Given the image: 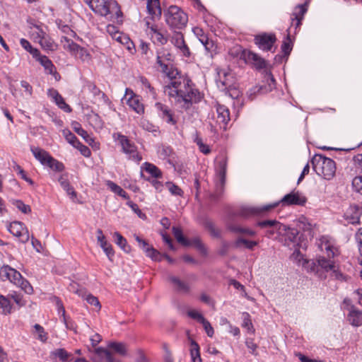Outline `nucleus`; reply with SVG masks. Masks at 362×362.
Returning a JSON list of instances; mask_svg holds the SVG:
<instances>
[{"mask_svg":"<svg viewBox=\"0 0 362 362\" xmlns=\"http://www.w3.org/2000/svg\"><path fill=\"white\" fill-rule=\"evenodd\" d=\"M172 62L173 55L168 50L162 48L157 52V64L160 66L161 71L172 79L170 83L165 86L164 92L172 102L187 110L193 103L201 101L202 96L190 78H175L177 71L173 67Z\"/></svg>","mask_w":362,"mask_h":362,"instance_id":"f257e3e1","label":"nucleus"},{"mask_svg":"<svg viewBox=\"0 0 362 362\" xmlns=\"http://www.w3.org/2000/svg\"><path fill=\"white\" fill-rule=\"evenodd\" d=\"M306 202V198L299 192L292 191L286 194L278 202L264 205L261 207H243L240 209L238 215L247 218L252 215L259 214L262 212L269 211L276 207L280 203L282 206L298 205L303 206Z\"/></svg>","mask_w":362,"mask_h":362,"instance_id":"f03ea898","label":"nucleus"},{"mask_svg":"<svg viewBox=\"0 0 362 362\" xmlns=\"http://www.w3.org/2000/svg\"><path fill=\"white\" fill-rule=\"evenodd\" d=\"M318 250L320 252L318 253V267L324 270L332 269L333 262L331 259L339 255L335 240L328 235L322 236L319 240Z\"/></svg>","mask_w":362,"mask_h":362,"instance_id":"7ed1b4c3","label":"nucleus"},{"mask_svg":"<svg viewBox=\"0 0 362 362\" xmlns=\"http://www.w3.org/2000/svg\"><path fill=\"white\" fill-rule=\"evenodd\" d=\"M89 8L96 14L107 17L108 15H115L121 17L122 13L118 3L115 0H83Z\"/></svg>","mask_w":362,"mask_h":362,"instance_id":"20e7f679","label":"nucleus"},{"mask_svg":"<svg viewBox=\"0 0 362 362\" xmlns=\"http://www.w3.org/2000/svg\"><path fill=\"white\" fill-rule=\"evenodd\" d=\"M227 170V158L219 156L216 160L215 170V192L211 195L212 199H217L223 193L226 183V174Z\"/></svg>","mask_w":362,"mask_h":362,"instance_id":"39448f33","label":"nucleus"},{"mask_svg":"<svg viewBox=\"0 0 362 362\" xmlns=\"http://www.w3.org/2000/svg\"><path fill=\"white\" fill-rule=\"evenodd\" d=\"M165 22L171 29L181 30L188 21L187 15L177 6H170L165 13Z\"/></svg>","mask_w":362,"mask_h":362,"instance_id":"423d86ee","label":"nucleus"},{"mask_svg":"<svg viewBox=\"0 0 362 362\" xmlns=\"http://www.w3.org/2000/svg\"><path fill=\"white\" fill-rule=\"evenodd\" d=\"M211 130L218 133L220 130L225 131L230 121V112L227 107L217 104L216 105V115L214 114L209 119Z\"/></svg>","mask_w":362,"mask_h":362,"instance_id":"0eeeda50","label":"nucleus"},{"mask_svg":"<svg viewBox=\"0 0 362 362\" xmlns=\"http://www.w3.org/2000/svg\"><path fill=\"white\" fill-rule=\"evenodd\" d=\"M113 138L119 142L122 152L128 156L129 159L136 163H139L142 160L141 156L137 151V147L127 136L117 132L113 134Z\"/></svg>","mask_w":362,"mask_h":362,"instance_id":"6e6552de","label":"nucleus"},{"mask_svg":"<svg viewBox=\"0 0 362 362\" xmlns=\"http://www.w3.org/2000/svg\"><path fill=\"white\" fill-rule=\"evenodd\" d=\"M257 225L266 229V236L272 239H277L286 231V226L276 220H265L258 221Z\"/></svg>","mask_w":362,"mask_h":362,"instance_id":"1a4fd4ad","label":"nucleus"},{"mask_svg":"<svg viewBox=\"0 0 362 362\" xmlns=\"http://www.w3.org/2000/svg\"><path fill=\"white\" fill-rule=\"evenodd\" d=\"M276 86L275 79L271 72H268L264 76L263 84L255 86L247 92V95L250 100H253L257 94H265L271 92Z\"/></svg>","mask_w":362,"mask_h":362,"instance_id":"9d476101","label":"nucleus"},{"mask_svg":"<svg viewBox=\"0 0 362 362\" xmlns=\"http://www.w3.org/2000/svg\"><path fill=\"white\" fill-rule=\"evenodd\" d=\"M145 25L146 27V34L150 36L152 42L154 44L164 45L168 42V37L166 35V31L157 25L151 23L147 18L144 19Z\"/></svg>","mask_w":362,"mask_h":362,"instance_id":"9b49d317","label":"nucleus"},{"mask_svg":"<svg viewBox=\"0 0 362 362\" xmlns=\"http://www.w3.org/2000/svg\"><path fill=\"white\" fill-rule=\"evenodd\" d=\"M308 11V4L304 3L296 6L291 16V25L289 28H292L294 30V34H296L298 29L301 25V21L303 19V16Z\"/></svg>","mask_w":362,"mask_h":362,"instance_id":"f8f14e48","label":"nucleus"},{"mask_svg":"<svg viewBox=\"0 0 362 362\" xmlns=\"http://www.w3.org/2000/svg\"><path fill=\"white\" fill-rule=\"evenodd\" d=\"M7 229L12 235L18 238L21 242L25 243L29 240L28 230L23 223L13 221L8 225Z\"/></svg>","mask_w":362,"mask_h":362,"instance_id":"ddd939ff","label":"nucleus"},{"mask_svg":"<svg viewBox=\"0 0 362 362\" xmlns=\"http://www.w3.org/2000/svg\"><path fill=\"white\" fill-rule=\"evenodd\" d=\"M318 163L321 162V175L325 180H331L335 175L336 165L333 160L318 154Z\"/></svg>","mask_w":362,"mask_h":362,"instance_id":"4468645a","label":"nucleus"},{"mask_svg":"<svg viewBox=\"0 0 362 362\" xmlns=\"http://www.w3.org/2000/svg\"><path fill=\"white\" fill-rule=\"evenodd\" d=\"M256 45L263 51H271L276 41L274 34L263 33L255 37Z\"/></svg>","mask_w":362,"mask_h":362,"instance_id":"2eb2a0df","label":"nucleus"},{"mask_svg":"<svg viewBox=\"0 0 362 362\" xmlns=\"http://www.w3.org/2000/svg\"><path fill=\"white\" fill-rule=\"evenodd\" d=\"M156 110L158 116L162 118L168 124L175 125L177 123L176 119L173 117V113L169 107L160 102L155 104Z\"/></svg>","mask_w":362,"mask_h":362,"instance_id":"dca6fc26","label":"nucleus"},{"mask_svg":"<svg viewBox=\"0 0 362 362\" xmlns=\"http://www.w3.org/2000/svg\"><path fill=\"white\" fill-rule=\"evenodd\" d=\"M285 236L284 245L289 247H301L299 231L296 228H290L286 227V231L283 235Z\"/></svg>","mask_w":362,"mask_h":362,"instance_id":"f3484780","label":"nucleus"},{"mask_svg":"<svg viewBox=\"0 0 362 362\" xmlns=\"http://www.w3.org/2000/svg\"><path fill=\"white\" fill-rule=\"evenodd\" d=\"M146 9L149 18L152 21L158 20L161 17L162 9L159 0H147Z\"/></svg>","mask_w":362,"mask_h":362,"instance_id":"a211bd4d","label":"nucleus"},{"mask_svg":"<svg viewBox=\"0 0 362 362\" xmlns=\"http://www.w3.org/2000/svg\"><path fill=\"white\" fill-rule=\"evenodd\" d=\"M20 276L21 273L8 265H4L0 268V279L4 281H9L13 284Z\"/></svg>","mask_w":362,"mask_h":362,"instance_id":"6ab92c4d","label":"nucleus"},{"mask_svg":"<svg viewBox=\"0 0 362 362\" xmlns=\"http://www.w3.org/2000/svg\"><path fill=\"white\" fill-rule=\"evenodd\" d=\"M97 240L100 246V247L103 249L107 257L110 260L112 259V257L115 255V252L113 250V248L110 243H108L106 240L105 236L103 233V230L101 229L97 230Z\"/></svg>","mask_w":362,"mask_h":362,"instance_id":"aec40b11","label":"nucleus"},{"mask_svg":"<svg viewBox=\"0 0 362 362\" xmlns=\"http://www.w3.org/2000/svg\"><path fill=\"white\" fill-rule=\"evenodd\" d=\"M244 57L247 63L254 65L257 69H262L267 67V62L257 54L248 51L244 52Z\"/></svg>","mask_w":362,"mask_h":362,"instance_id":"412c9836","label":"nucleus"},{"mask_svg":"<svg viewBox=\"0 0 362 362\" xmlns=\"http://www.w3.org/2000/svg\"><path fill=\"white\" fill-rule=\"evenodd\" d=\"M171 42L185 57H189V49L185 44L183 35L181 33L175 32L172 37Z\"/></svg>","mask_w":362,"mask_h":362,"instance_id":"4be33fe9","label":"nucleus"},{"mask_svg":"<svg viewBox=\"0 0 362 362\" xmlns=\"http://www.w3.org/2000/svg\"><path fill=\"white\" fill-rule=\"evenodd\" d=\"M30 151L34 157L43 165H47L52 158L47 151L41 148L31 146Z\"/></svg>","mask_w":362,"mask_h":362,"instance_id":"5701e85b","label":"nucleus"},{"mask_svg":"<svg viewBox=\"0 0 362 362\" xmlns=\"http://www.w3.org/2000/svg\"><path fill=\"white\" fill-rule=\"evenodd\" d=\"M37 62L44 67L45 70L48 74L54 76L55 79L58 80L60 78L59 74L57 72L56 68L52 62L45 55H42Z\"/></svg>","mask_w":362,"mask_h":362,"instance_id":"b1692460","label":"nucleus"},{"mask_svg":"<svg viewBox=\"0 0 362 362\" xmlns=\"http://www.w3.org/2000/svg\"><path fill=\"white\" fill-rule=\"evenodd\" d=\"M287 35L286 39L284 40L282 45H281V51L284 53V56L285 57H288V56L290 54L292 49H293V40H292V35L294 34V30H292V28H288L286 30Z\"/></svg>","mask_w":362,"mask_h":362,"instance_id":"393cba45","label":"nucleus"},{"mask_svg":"<svg viewBox=\"0 0 362 362\" xmlns=\"http://www.w3.org/2000/svg\"><path fill=\"white\" fill-rule=\"evenodd\" d=\"M361 214V212L358 206H351L346 210L345 217L350 223H358Z\"/></svg>","mask_w":362,"mask_h":362,"instance_id":"a878e982","label":"nucleus"},{"mask_svg":"<svg viewBox=\"0 0 362 362\" xmlns=\"http://www.w3.org/2000/svg\"><path fill=\"white\" fill-rule=\"evenodd\" d=\"M347 319L351 325L358 327L362 325V313L351 307L348 314Z\"/></svg>","mask_w":362,"mask_h":362,"instance_id":"bb28decb","label":"nucleus"},{"mask_svg":"<svg viewBox=\"0 0 362 362\" xmlns=\"http://www.w3.org/2000/svg\"><path fill=\"white\" fill-rule=\"evenodd\" d=\"M169 280L173 285L174 288L176 291L179 293H187L189 291V286L188 284L180 280L179 278L171 276L169 277Z\"/></svg>","mask_w":362,"mask_h":362,"instance_id":"cd10ccee","label":"nucleus"},{"mask_svg":"<svg viewBox=\"0 0 362 362\" xmlns=\"http://www.w3.org/2000/svg\"><path fill=\"white\" fill-rule=\"evenodd\" d=\"M58 181L61 187L66 192L68 195L71 196V199L76 197V192H75L74 187L70 185L66 175L64 174L60 175Z\"/></svg>","mask_w":362,"mask_h":362,"instance_id":"c85d7f7f","label":"nucleus"},{"mask_svg":"<svg viewBox=\"0 0 362 362\" xmlns=\"http://www.w3.org/2000/svg\"><path fill=\"white\" fill-rule=\"evenodd\" d=\"M141 168L156 179L162 177L161 170L153 163L145 162L143 163Z\"/></svg>","mask_w":362,"mask_h":362,"instance_id":"c756f323","label":"nucleus"},{"mask_svg":"<svg viewBox=\"0 0 362 362\" xmlns=\"http://www.w3.org/2000/svg\"><path fill=\"white\" fill-rule=\"evenodd\" d=\"M107 187L115 194L125 199H129L128 194L119 185L111 180H107L105 182Z\"/></svg>","mask_w":362,"mask_h":362,"instance_id":"7c9ffc66","label":"nucleus"},{"mask_svg":"<svg viewBox=\"0 0 362 362\" xmlns=\"http://www.w3.org/2000/svg\"><path fill=\"white\" fill-rule=\"evenodd\" d=\"M139 82L141 86V88L147 94L151 96L153 99L156 98V91L155 88L151 86L148 80L145 77H140Z\"/></svg>","mask_w":362,"mask_h":362,"instance_id":"2f4dec72","label":"nucleus"},{"mask_svg":"<svg viewBox=\"0 0 362 362\" xmlns=\"http://www.w3.org/2000/svg\"><path fill=\"white\" fill-rule=\"evenodd\" d=\"M228 229L233 233L243 234L248 236H255L256 235V232L254 230L235 224H230L228 226Z\"/></svg>","mask_w":362,"mask_h":362,"instance_id":"473e14b6","label":"nucleus"},{"mask_svg":"<svg viewBox=\"0 0 362 362\" xmlns=\"http://www.w3.org/2000/svg\"><path fill=\"white\" fill-rule=\"evenodd\" d=\"M30 35L33 40L35 42L39 43L43 39V37L45 36L46 32L40 25H34L30 28Z\"/></svg>","mask_w":362,"mask_h":362,"instance_id":"72a5a7b5","label":"nucleus"},{"mask_svg":"<svg viewBox=\"0 0 362 362\" xmlns=\"http://www.w3.org/2000/svg\"><path fill=\"white\" fill-rule=\"evenodd\" d=\"M187 242L188 244H185L184 246H193L197 250H198L202 254L204 255H206V249L199 237H195L192 239H187Z\"/></svg>","mask_w":362,"mask_h":362,"instance_id":"f704fd0d","label":"nucleus"},{"mask_svg":"<svg viewBox=\"0 0 362 362\" xmlns=\"http://www.w3.org/2000/svg\"><path fill=\"white\" fill-rule=\"evenodd\" d=\"M127 104L129 106L132 108L136 113L142 114L144 112V107L143 104L140 102L139 99L136 96L131 97L128 101Z\"/></svg>","mask_w":362,"mask_h":362,"instance_id":"c9c22d12","label":"nucleus"},{"mask_svg":"<svg viewBox=\"0 0 362 362\" xmlns=\"http://www.w3.org/2000/svg\"><path fill=\"white\" fill-rule=\"evenodd\" d=\"M13 284L20 287L27 294H32L33 292V288L31 284L28 280L24 279L21 274L20 278H18V280L14 281Z\"/></svg>","mask_w":362,"mask_h":362,"instance_id":"e433bc0d","label":"nucleus"},{"mask_svg":"<svg viewBox=\"0 0 362 362\" xmlns=\"http://www.w3.org/2000/svg\"><path fill=\"white\" fill-rule=\"evenodd\" d=\"M242 245H244L247 249L252 250L255 246L258 245V242L255 240H248L242 237L238 238L234 242V246L236 248H239Z\"/></svg>","mask_w":362,"mask_h":362,"instance_id":"4c0bfd02","label":"nucleus"},{"mask_svg":"<svg viewBox=\"0 0 362 362\" xmlns=\"http://www.w3.org/2000/svg\"><path fill=\"white\" fill-rule=\"evenodd\" d=\"M190 356L192 362H202L199 344L193 339H191Z\"/></svg>","mask_w":362,"mask_h":362,"instance_id":"58836bf2","label":"nucleus"},{"mask_svg":"<svg viewBox=\"0 0 362 362\" xmlns=\"http://www.w3.org/2000/svg\"><path fill=\"white\" fill-rule=\"evenodd\" d=\"M115 243L125 252H129L130 246L127 244V240L119 233L115 232L113 234Z\"/></svg>","mask_w":362,"mask_h":362,"instance_id":"ea45409f","label":"nucleus"},{"mask_svg":"<svg viewBox=\"0 0 362 362\" xmlns=\"http://www.w3.org/2000/svg\"><path fill=\"white\" fill-rule=\"evenodd\" d=\"M12 309V305L9 299L1 295L0 296V313L3 315L10 314Z\"/></svg>","mask_w":362,"mask_h":362,"instance_id":"a19ab883","label":"nucleus"},{"mask_svg":"<svg viewBox=\"0 0 362 362\" xmlns=\"http://www.w3.org/2000/svg\"><path fill=\"white\" fill-rule=\"evenodd\" d=\"M108 348L122 356H125L127 353V346L122 342L112 341L109 343Z\"/></svg>","mask_w":362,"mask_h":362,"instance_id":"79ce46f5","label":"nucleus"},{"mask_svg":"<svg viewBox=\"0 0 362 362\" xmlns=\"http://www.w3.org/2000/svg\"><path fill=\"white\" fill-rule=\"evenodd\" d=\"M62 134L64 136L66 141L70 144L72 146L75 147L76 145H79L80 141L78 138L69 129H66L62 131Z\"/></svg>","mask_w":362,"mask_h":362,"instance_id":"37998d69","label":"nucleus"},{"mask_svg":"<svg viewBox=\"0 0 362 362\" xmlns=\"http://www.w3.org/2000/svg\"><path fill=\"white\" fill-rule=\"evenodd\" d=\"M157 153L160 158L165 160L171 156L173 149L170 146L161 145L158 147Z\"/></svg>","mask_w":362,"mask_h":362,"instance_id":"c03bdc74","label":"nucleus"},{"mask_svg":"<svg viewBox=\"0 0 362 362\" xmlns=\"http://www.w3.org/2000/svg\"><path fill=\"white\" fill-rule=\"evenodd\" d=\"M87 88L88 89V90L94 95V96H96V95H101L103 100L105 101V102H107L108 101V98L107 96L103 93L102 92L97 86L96 85L93 83V82H88L87 83Z\"/></svg>","mask_w":362,"mask_h":362,"instance_id":"a18cd8bd","label":"nucleus"},{"mask_svg":"<svg viewBox=\"0 0 362 362\" xmlns=\"http://www.w3.org/2000/svg\"><path fill=\"white\" fill-rule=\"evenodd\" d=\"M68 290L70 292L74 293L77 294L78 296H81V298L85 297L86 295V289L83 288H81L77 283L76 282H71L68 286Z\"/></svg>","mask_w":362,"mask_h":362,"instance_id":"49530a36","label":"nucleus"},{"mask_svg":"<svg viewBox=\"0 0 362 362\" xmlns=\"http://www.w3.org/2000/svg\"><path fill=\"white\" fill-rule=\"evenodd\" d=\"M165 186L168 187L170 193L172 195L182 197L184 192L179 186L176 185L172 182H166Z\"/></svg>","mask_w":362,"mask_h":362,"instance_id":"de8ad7c7","label":"nucleus"},{"mask_svg":"<svg viewBox=\"0 0 362 362\" xmlns=\"http://www.w3.org/2000/svg\"><path fill=\"white\" fill-rule=\"evenodd\" d=\"M194 141L198 146L199 150L204 154L207 155L211 152V148H210L209 146L204 144L202 141V138H200L197 134L196 135L195 138L194 139Z\"/></svg>","mask_w":362,"mask_h":362,"instance_id":"09e8293b","label":"nucleus"},{"mask_svg":"<svg viewBox=\"0 0 362 362\" xmlns=\"http://www.w3.org/2000/svg\"><path fill=\"white\" fill-rule=\"evenodd\" d=\"M243 321L242 326L244 328H246L249 332L254 334L255 329H254L253 325L252 323L250 314L247 313H243Z\"/></svg>","mask_w":362,"mask_h":362,"instance_id":"8fccbe9b","label":"nucleus"},{"mask_svg":"<svg viewBox=\"0 0 362 362\" xmlns=\"http://www.w3.org/2000/svg\"><path fill=\"white\" fill-rule=\"evenodd\" d=\"M85 299L88 303H89L91 305L95 306L98 309V310H100L101 308V305L100 303V301L98 298L91 293H89L86 291V295L85 297L83 298Z\"/></svg>","mask_w":362,"mask_h":362,"instance_id":"3c124183","label":"nucleus"},{"mask_svg":"<svg viewBox=\"0 0 362 362\" xmlns=\"http://www.w3.org/2000/svg\"><path fill=\"white\" fill-rule=\"evenodd\" d=\"M39 44L41 45L42 48L47 50H53L54 49V41L49 37V35L46 33L45 36L43 37V39L39 42Z\"/></svg>","mask_w":362,"mask_h":362,"instance_id":"603ef678","label":"nucleus"},{"mask_svg":"<svg viewBox=\"0 0 362 362\" xmlns=\"http://www.w3.org/2000/svg\"><path fill=\"white\" fill-rule=\"evenodd\" d=\"M47 166L57 172H62L64 170V164L62 162H59L57 159L54 158L52 156L48 162Z\"/></svg>","mask_w":362,"mask_h":362,"instance_id":"864d4df0","label":"nucleus"},{"mask_svg":"<svg viewBox=\"0 0 362 362\" xmlns=\"http://www.w3.org/2000/svg\"><path fill=\"white\" fill-rule=\"evenodd\" d=\"M33 327L37 334V339L42 342H45L47 340V333L45 331L43 327L39 324H35Z\"/></svg>","mask_w":362,"mask_h":362,"instance_id":"5fc2aeb1","label":"nucleus"},{"mask_svg":"<svg viewBox=\"0 0 362 362\" xmlns=\"http://www.w3.org/2000/svg\"><path fill=\"white\" fill-rule=\"evenodd\" d=\"M173 233L178 243H181L182 245H185V244H188L187 238L184 237L182 231L180 228L173 227Z\"/></svg>","mask_w":362,"mask_h":362,"instance_id":"6e6d98bb","label":"nucleus"},{"mask_svg":"<svg viewBox=\"0 0 362 362\" xmlns=\"http://www.w3.org/2000/svg\"><path fill=\"white\" fill-rule=\"evenodd\" d=\"M13 204L19 211L25 214H28L31 212L30 206L28 204H25L21 200H15Z\"/></svg>","mask_w":362,"mask_h":362,"instance_id":"4d7b16f0","label":"nucleus"},{"mask_svg":"<svg viewBox=\"0 0 362 362\" xmlns=\"http://www.w3.org/2000/svg\"><path fill=\"white\" fill-rule=\"evenodd\" d=\"M55 104L62 110H64L65 112H71L72 109L71 107L66 104L63 97L60 95V96H58L57 100H55L54 101Z\"/></svg>","mask_w":362,"mask_h":362,"instance_id":"13d9d810","label":"nucleus"},{"mask_svg":"<svg viewBox=\"0 0 362 362\" xmlns=\"http://www.w3.org/2000/svg\"><path fill=\"white\" fill-rule=\"evenodd\" d=\"M107 31L108 33H110L112 38L116 40L117 41L122 42V33H120L118 30H117V28L114 25H109L107 27Z\"/></svg>","mask_w":362,"mask_h":362,"instance_id":"bf43d9fd","label":"nucleus"},{"mask_svg":"<svg viewBox=\"0 0 362 362\" xmlns=\"http://www.w3.org/2000/svg\"><path fill=\"white\" fill-rule=\"evenodd\" d=\"M54 301L57 309L58 315H59V317L62 320L64 319V317H67L66 315V311L64 305L62 303V301L57 297H54Z\"/></svg>","mask_w":362,"mask_h":362,"instance_id":"052dcab7","label":"nucleus"},{"mask_svg":"<svg viewBox=\"0 0 362 362\" xmlns=\"http://www.w3.org/2000/svg\"><path fill=\"white\" fill-rule=\"evenodd\" d=\"M62 321L63 322V323L64 324V325L67 329L71 330V331L74 332L75 333L77 332L76 331V328H77L76 324L70 317H69V316L64 317V319L62 320Z\"/></svg>","mask_w":362,"mask_h":362,"instance_id":"680f3d73","label":"nucleus"},{"mask_svg":"<svg viewBox=\"0 0 362 362\" xmlns=\"http://www.w3.org/2000/svg\"><path fill=\"white\" fill-rule=\"evenodd\" d=\"M326 272H330V275L332 277L339 279L341 281H346V276H344L341 272L337 271L334 269V265L333 264V267L332 269H328L327 270H324Z\"/></svg>","mask_w":362,"mask_h":362,"instance_id":"e2e57ef3","label":"nucleus"},{"mask_svg":"<svg viewBox=\"0 0 362 362\" xmlns=\"http://www.w3.org/2000/svg\"><path fill=\"white\" fill-rule=\"evenodd\" d=\"M245 345L247 349H250V353L254 356H257V344L254 342V339L252 338H247L245 341Z\"/></svg>","mask_w":362,"mask_h":362,"instance_id":"0e129e2a","label":"nucleus"},{"mask_svg":"<svg viewBox=\"0 0 362 362\" xmlns=\"http://www.w3.org/2000/svg\"><path fill=\"white\" fill-rule=\"evenodd\" d=\"M193 32L201 43H202L203 42H206V39L208 38L207 35L205 34V33L201 28L195 27L194 28H193Z\"/></svg>","mask_w":362,"mask_h":362,"instance_id":"69168bd1","label":"nucleus"},{"mask_svg":"<svg viewBox=\"0 0 362 362\" xmlns=\"http://www.w3.org/2000/svg\"><path fill=\"white\" fill-rule=\"evenodd\" d=\"M354 189L362 194V176H356L352 180Z\"/></svg>","mask_w":362,"mask_h":362,"instance_id":"338daca9","label":"nucleus"},{"mask_svg":"<svg viewBox=\"0 0 362 362\" xmlns=\"http://www.w3.org/2000/svg\"><path fill=\"white\" fill-rule=\"evenodd\" d=\"M54 354L56 357H58L62 361L68 360L70 354L64 349H58L54 351Z\"/></svg>","mask_w":362,"mask_h":362,"instance_id":"774afa93","label":"nucleus"}]
</instances>
